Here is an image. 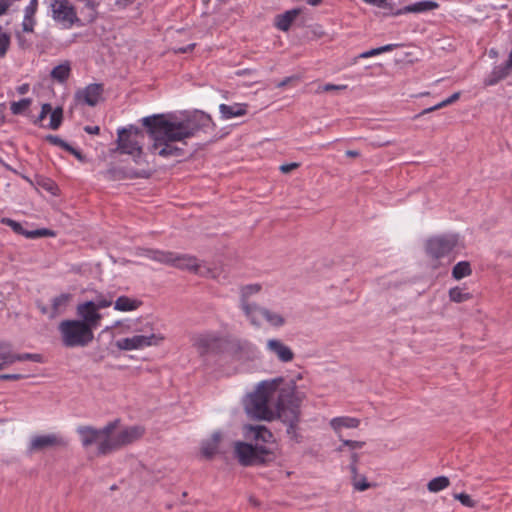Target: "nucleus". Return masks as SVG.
<instances>
[{
  "label": "nucleus",
  "instance_id": "nucleus-1",
  "mask_svg": "<svg viewBox=\"0 0 512 512\" xmlns=\"http://www.w3.org/2000/svg\"><path fill=\"white\" fill-rule=\"evenodd\" d=\"M163 123H168L164 114H155L142 119L143 126L147 129L153 144L149 148L152 153H156L163 158L184 157L185 149L175 145V142L186 144L184 139H171L163 128Z\"/></svg>",
  "mask_w": 512,
  "mask_h": 512
},
{
  "label": "nucleus",
  "instance_id": "nucleus-2",
  "mask_svg": "<svg viewBox=\"0 0 512 512\" xmlns=\"http://www.w3.org/2000/svg\"><path fill=\"white\" fill-rule=\"evenodd\" d=\"M277 417L286 424V433L290 439L300 442L298 433L300 421V400L296 397L293 388H283L278 391L276 401Z\"/></svg>",
  "mask_w": 512,
  "mask_h": 512
},
{
  "label": "nucleus",
  "instance_id": "nucleus-3",
  "mask_svg": "<svg viewBox=\"0 0 512 512\" xmlns=\"http://www.w3.org/2000/svg\"><path fill=\"white\" fill-rule=\"evenodd\" d=\"M165 134L171 139H187L195 136L199 131L215 128L211 116L203 111L195 110L180 121L168 120L163 123Z\"/></svg>",
  "mask_w": 512,
  "mask_h": 512
},
{
  "label": "nucleus",
  "instance_id": "nucleus-4",
  "mask_svg": "<svg viewBox=\"0 0 512 512\" xmlns=\"http://www.w3.org/2000/svg\"><path fill=\"white\" fill-rule=\"evenodd\" d=\"M283 381L282 378L272 381H262L256 391L250 394L245 410L247 414L259 420L270 421L274 418L273 411L269 408L268 403L275 392H277L278 384Z\"/></svg>",
  "mask_w": 512,
  "mask_h": 512
},
{
  "label": "nucleus",
  "instance_id": "nucleus-5",
  "mask_svg": "<svg viewBox=\"0 0 512 512\" xmlns=\"http://www.w3.org/2000/svg\"><path fill=\"white\" fill-rule=\"evenodd\" d=\"M117 136L116 152L130 155L137 165L146 162L142 145L145 135L139 127L134 125L121 127L117 130Z\"/></svg>",
  "mask_w": 512,
  "mask_h": 512
},
{
  "label": "nucleus",
  "instance_id": "nucleus-6",
  "mask_svg": "<svg viewBox=\"0 0 512 512\" xmlns=\"http://www.w3.org/2000/svg\"><path fill=\"white\" fill-rule=\"evenodd\" d=\"M235 457L243 467L266 466L276 460L274 451L264 445L235 442Z\"/></svg>",
  "mask_w": 512,
  "mask_h": 512
},
{
  "label": "nucleus",
  "instance_id": "nucleus-7",
  "mask_svg": "<svg viewBox=\"0 0 512 512\" xmlns=\"http://www.w3.org/2000/svg\"><path fill=\"white\" fill-rule=\"evenodd\" d=\"M62 345L66 348L86 347L94 339V332L76 319H66L58 326Z\"/></svg>",
  "mask_w": 512,
  "mask_h": 512
},
{
  "label": "nucleus",
  "instance_id": "nucleus-8",
  "mask_svg": "<svg viewBox=\"0 0 512 512\" xmlns=\"http://www.w3.org/2000/svg\"><path fill=\"white\" fill-rule=\"evenodd\" d=\"M194 346L200 356L208 354L219 355L224 353L229 347L236 351L243 349V344L240 340H231L216 332H205L197 335L194 340Z\"/></svg>",
  "mask_w": 512,
  "mask_h": 512
},
{
  "label": "nucleus",
  "instance_id": "nucleus-9",
  "mask_svg": "<svg viewBox=\"0 0 512 512\" xmlns=\"http://www.w3.org/2000/svg\"><path fill=\"white\" fill-rule=\"evenodd\" d=\"M146 256L156 262L172 266L180 270H186L195 274H201L200 264L195 256L180 254L172 251L148 249Z\"/></svg>",
  "mask_w": 512,
  "mask_h": 512
},
{
  "label": "nucleus",
  "instance_id": "nucleus-10",
  "mask_svg": "<svg viewBox=\"0 0 512 512\" xmlns=\"http://www.w3.org/2000/svg\"><path fill=\"white\" fill-rule=\"evenodd\" d=\"M145 433V428L139 425L129 426L119 431L113 439H102L97 446V455L105 456L124 446L139 440Z\"/></svg>",
  "mask_w": 512,
  "mask_h": 512
},
{
  "label": "nucleus",
  "instance_id": "nucleus-11",
  "mask_svg": "<svg viewBox=\"0 0 512 512\" xmlns=\"http://www.w3.org/2000/svg\"><path fill=\"white\" fill-rule=\"evenodd\" d=\"M458 236L456 234H443L430 237L425 242L426 255L438 261L448 256L457 246Z\"/></svg>",
  "mask_w": 512,
  "mask_h": 512
},
{
  "label": "nucleus",
  "instance_id": "nucleus-12",
  "mask_svg": "<svg viewBox=\"0 0 512 512\" xmlns=\"http://www.w3.org/2000/svg\"><path fill=\"white\" fill-rule=\"evenodd\" d=\"M69 445V440L59 433H50L36 435L31 438L28 445V452H42L47 449H65Z\"/></svg>",
  "mask_w": 512,
  "mask_h": 512
},
{
  "label": "nucleus",
  "instance_id": "nucleus-13",
  "mask_svg": "<svg viewBox=\"0 0 512 512\" xmlns=\"http://www.w3.org/2000/svg\"><path fill=\"white\" fill-rule=\"evenodd\" d=\"M50 7L54 20L63 23L66 28H71L75 24L83 25L69 0H53Z\"/></svg>",
  "mask_w": 512,
  "mask_h": 512
},
{
  "label": "nucleus",
  "instance_id": "nucleus-14",
  "mask_svg": "<svg viewBox=\"0 0 512 512\" xmlns=\"http://www.w3.org/2000/svg\"><path fill=\"white\" fill-rule=\"evenodd\" d=\"M164 338L155 333L134 335L132 337L122 338L115 342L119 350L131 351L143 349L145 347L158 345Z\"/></svg>",
  "mask_w": 512,
  "mask_h": 512
},
{
  "label": "nucleus",
  "instance_id": "nucleus-15",
  "mask_svg": "<svg viewBox=\"0 0 512 512\" xmlns=\"http://www.w3.org/2000/svg\"><path fill=\"white\" fill-rule=\"evenodd\" d=\"M261 289V285L257 283L242 286L240 289V307L250 323L257 328L261 326V321L255 317V310L258 309L259 305L250 303L248 299L250 296L259 293Z\"/></svg>",
  "mask_w": 512,
  "mask_h": 512
},
{
  "label": "nucleus",
  "instance_id": "nucleus-16",
  "mask_svg": "<svg viewBox=\"0 0 512 512\" xmlns=\"http://www.w3.org/2000/svg\"><path fill=\"white\" fill-rule=\"evenodd\" d=\"M101 174L108 181L148 178L150 176V173L146 170L126 169L113 164H110L105 171L101 172Z\"/></svg>",
  "mask_w": 512,
  "mask_h": 512
},
{
  "label": "nucleus",
  "instance_id": "nucleus-17",
  "mask_svg": "<svg viewBox=\"0 0 512 512\" xmlns=\"http://www.w3.org/2000/svg\"><path fill=\"white\" fill-rule=\"evenodd\" d=\"M104 93V84L102 83H91L83 89H79L75 93V99L77 102L86 104L91 107H95Z\"/></svg>",
  "mask_w": 512,
  "mask_h": 512
},
{
  "label": "nucleus",
  "instance_id": "nucleus-18",
  "mask_svg": "<svg viewBox=\"0 0 512 512\" xmlns=\"http://www.w3.org/2000/svg\"><path fill=\"white\" fill-rule=\"evenodd\" d=\"M77 315L80 317L77 320L83 322L84 325L90 327L93 331L100 326L102 316L95 307L94 301H86L79 304L77 306Z\"/></svg>",
  "mask_w": 512,
  "mask_h": 512
},
{
  "label": "nucleus",
  "instance_id": "nucleus-19",
  "mask_svg": "<svg viewBox=\"0 0 512 512\" xmlns=\"http://www.w3.org/2000/svg\"><path fill=\"white\" fill-rule=\"evenodd\" d=\"M267 350L274 354L280 362H291L295 354L292 349L279 339H269L266 344Z\"/></svg>",
  "mask_w": 512,
  "mask_h": 512
},
{
  "label": "nucleus",
  "instance_id": "nucleus-20",
  "mask_svg": "<svg viewBox=\"0 0 512 512\" xmlns=\"http://www.w3.org/2000/svg\"><path fill=\"white\" fill-rule=\"evenodd\" d=\"M222 439L220 431H215L209 439L201 443V455L206 460H212L219 453V444Z\"/></svg>",
  "mask_w": 512,
  "mask_h": 512
},
{
  "label": "nucleus",
  "instance_id": "nucleus-21",
  "mask_svg": "<svg viewBox=\"0 0 512 512\" xmlns=\"http://www.w3.org/2000/svg\"><path fill=\"white\" fill-rule=\"evenodd\" d=\"M73 295L71 293H61L55 296L51 301L50 315L49 318L53 319L63 314L68 308Z\"/></svg>",
  "mask_w": 512,
  "mask_h": 512
},
{
  "label": "nucleus",
  "instance_id": "nucleus-22",
  "mask_svg": "<svg viewBox=\"0 0 512 512\" xmlns=\"http://www.w3.org/2000/svg\"><path fill=\"white\" fill-rule=\"evenodd\" d=\"M219 112L221 114V118L228 120L234 117L244 116L248 112V104L247 103H234L232 105L228 104H220Z\"/></svg>",
  "mask_w": 512,
  "mask_h": 512
},
{
  "label": "nucleus",
  "instance_id": "nucleus-23",
  "mask_svg": "<svg viewBox=\"0 0 512 512\" xmlns=\"http://www.w3.org/2000/svg\"><path fill=\"white\" fill-rule=\"evenodd\" d=\"M77 433L80 436L81 444L84 448H88L95 443H99L101 435L97 428L93 426H79Z\"/></svg>",
  "mask_w": 512,
  "mask_h": 512
},
{
  "label": "nucleus",
  "instance_id": "nucleus-24",
  "mask_svg": "<svg viewBox=\"0 0 512 512\" xmlns=\"http://www.w3.org/2000/svg\"><path fill=\"white\" fill-rule=\"evenodd\" d=\"M259 316H262L271 326L276 328L282 327L286 323L285 318L281 314L261 306L255 310V317L260 320Z\"/></svg>",
  "mask_w": 512,
  "mask_h": 512
},
{
  "label": "nucleus",
  "instance_id": "nucleus-25",
  "mask_svg": "<svg viewBox=\"0 0 512 512\" xmlns=\"http://www.w3.org/2000/svg\"><path fill=\"white\" fill-rule=\"evenodd\" d=\"M300 13V9H291V10H288L286 12H284L283 14H280L277 16V21H276V27L281 30V31H288L293 23V21L295 20V18L299 15Z\"/></svg>",
  "mask_w": 512,
  "mask_h": 512
},
{
  "label": "nucleus",
  "instance_id": "nucleus-26",
  "mask_svg": "<svg viewBox=\"0 0 512 512\" xmlns=\"http://www.w3.org/2000/svg\"><path fill=\"white\" fill-rule=\"evenodd\" d=\"M141 305L142 301L123 295L116 299L114 309L121 312H129L138 309Z\"/></svg>",
  "mask_w": 512,
  "mask_h": 512
},
{
  "label": "nucleus",
  "instance_id": "nucleus-27",
  "mask_svg": "<svg viewBox=\"0 0 512 512\" xmlns=\"http://www.w3.org/2000/svg\"><path fill=\"white\" fill-rule=\"evenodd\" d=\"M509 71H507L502 64L494 66L490 74L484 79L485 86H494L500 81L508 77Z\"/></svg>",
  "mask_w": 512,
  "mask_h": 512
},
{
  "label": "nucleus",
  "instance_id": "nucleus-28",
  "mask_svg": "<svg viewBox=\"0 0 512 512\" xmlns=\"http://www.w3.org/2000/svg\"><path fill=\"white\" fill-rule=\"evenodd\" d=\"M71 72V66L68 61L61 63L55 66L50 75L53 79L57 80L59 83H64L68 80Z\"/></svg>",
  "mask_w": 512,
  "mask_h": 512
},
{
  "label": "nucleus",
  "instance_id": "nucleus-29",
  "mask_svg": "<svg viewBox=\"0 0 512 512\" xmlns=\"http://www.w3.org/2000/svg\"><path fill=\"white\" fill-rule=\"evenodd\" d=\"M331 427L338 431L341 428H357L360 425V420L353 417H335L330 422Z\"/></svg>",
  "mask_w": 512,
  "mask_h": 512
},
{
  "label": "nucleus",
  "instance_id": "nucleus-30",
  "mask_svg": "<svg viewBox=\"0 0 512 512\" xmlns=\"http://www.w3.org/2000/svg\"><path fill=\"white\" fill-rule=\"evenodd\" d=\"M9 361L8 362H22V361H33L36 363L43 362V356L38 353H13L9 348Z\"/></svg>",
  "mask_w": 512,
  "mask_h": 512
},
{
  "label": "nucleus",
  "instance_id": "nucleus-31",
  "mask_svg": "<svg viewBox=\"0 0 512 512\" xmlns=\"http://www.w3.org/2000/svg\"><path fill=\"white\" fill-rule=\"evenodd\" d=\"M250 430L253 433L252 437L255 441H261L263 443L273 441L272 432L263 425L250 426Z\"/></svg>",
  "mask_w": 512,
  "mask_h": 512
},
{
  "label": "nucleus",
  "instance_id": "nucleus-32",
  "mask_svg": "<svg viewBox=\"0 0 512 512\" xmlns=\"http://www.w3.org/2000/svg\"><path fill=\"white\" fill-rule=\"evenodd\" d=\"M452 278L455 280H461L472 274V267L468 261H460L452 268Z\"/></svg>",
  "mask_w": 512,
  "mask_h": 512
},
{
  "label": "nucleus",
  "instance_id": "nucleus-33",
  "mask_svg": "<svg viewBox=\"0 0 512 512\" xmlns=\"http://www.w3.org/2000/svg\"><path fill=\"white\" fill-rule=\"evenodd\" d=\"M460 98V92H455L453 93L450 97H448L447 99L441 101L440 103L432 106V107H429V108H426L424 110H422L420 113L416 114L414 116V119H418L420 118L421 116L427 114V113H430V112H433V111H436L438 109H441L443 107H446L454 102H456L458 99Z\"/></svg>",
  "mask_w": 512,
  "mask_h": 512
},
{
  "label": "nucleus",
  "instance_id": "nucleus-34",
  "mask_svg": "<svg viewBox=\"0 0 512 512\" xmlns=\"http://www.w3.org/2000/svg\"><path fill=\"white\" fill-rule=\"evenodd\" d=\"M449 299L455 303H463L472 299V294L466 292L464 289L455 286L449 289L448 291Z\"/></svg>",
  "mask_w": 512,
  "mask_h": 512
},
{
  "label": "nucleus",
  "instance_id": "nucleus-35",
  "mask_svg": "<svg viewBox=\"0 0 512 512\" xmlns=\"http://www.w3.org/2000/svg\"><path fill=\"white\" fill-rule=\"evenodd\" d=\"M450 485V480L446 476H438L430 480L427 484V488L430 492H439Z\"/></svg>",
  "mask_w": 512,
  "mask_h": 512
},
{
  "label": "nucleus",
  "instance_id": "nucleus-36",
  "mask_svg": "<svg viewBox=\"0 0 512 512\" xmlns=\"http://www.w3.org/2000/svg\"><path fill=\"white\" fill-rule=\"evenodd\" d=\"M32 99L31 98H23L17 102H12L10 104V110L13 115H21L25 112V110L28 109V107L31 105Z\"/></svg>",
  "mask_w": 512,
  "mask_h": 512
},
{
  "label": "nucleus",
  "instance_id": "nucleus-37",
  "mask_svg": "<svg viewBox=\"0 0 512 512\" xmlns=\"http://www.w3.org/2000/svg\"><path fill=\"white\" fill-rule=\"evenodd\" d=\"M36 183L38 186L42 187L44 190L48 191L52 195L56 196L58 194L59 188L57 184L47 177H37Z\"/></svg>",
  "mask_w": 512,
  "mask_h": 512
},
{
  "label": "nucleus",
  "instance_id": "nucleus-38",
  "mask_svg": "<svg viewBox=\"0 0 512 512\" xmlns=\"http://www.w3.org/2000/svg\"><path fill=\"white\" fill-rule=\"evenodd\" d=\"M415 13H424L439 8V3L432 0H424L413 3Z\"/></svg>",
  "mask_w": 512,
  "mask_h": 512
},
{
  "label": "nucleus",
  "instance_id": "nucleus-39",
  "mask_svg": "<svg viewBox=\"0 0 512 512\" xmlns=\"http://www.w3.org/2000/svg\"><path fill=\"white\" fill-rule=\"evenodd\" d=\"M63 121V109L62 107H56L51 113H50V123L48 127L52 130H57Z\"/></svg>",
  "mask_w": 512,
  "mask_h": 512
},
{
  "label": "nucleus",
  "instance_id": "nucleus-40",
  "mask_svg": "<svg viewBox=\"0 0 512 512\" xmlns=\"http://www.w3.org/2000/svg\"><path fill=\"white\" fill-rule=\"evenodd\" d=\"M119 423V419H116L114 421L108 422L104 427L98 429L101 437L103 439H113L112 433L116 429L117 425Z\"/></svg>",
  "mask_w": 512,
  "mask_h": 512
},
{
  "label": "nucleus",
  "instance_id": "nucleus-41",
  "mask_svg": "<svg viewBox=\"0 0 512 512\" xmlns=\"http://www.w3.org/2000/svg\"><path fill=\"white\" fill-rule=\"evenodd\" d=\"M454 498L458 500L463 506L473 508L476 506V501L473 500L467 493H455Z\"/></svg>",
  "mask_w": 512,
  "mask_h": 512
},
{
  "label": "nucleus",
  "instance_id": "nucleus-42",
  "mask_svg": "<svg viewBox=\"0 0 512 512\" xmlns=\"http://www.w3.org/2000/svg\"><path fill=\"white\" fill-rule=\"evenodd\" d=\"M36 24L35 15L24 14L23 22H22V30L27 33H31L34 31V26Z\"/></svg>",
  "mask_w": 512,
  "mask_h": 512
},
{
  "label": "nucleus",
  "instance_id": "nucleus-43",
  "mask_svg": "<svg viewBox=\"0 0 512 512\" xmlns=\"http://www.w3.org/2000/svg\"><path fill=\"white\" fill-rule=\"evenodd\" d=\"M44 139L48 143H50V144H52L54 146H58V147H60L63 150H66V148L69 145L68 142H66L65 140H63L61 137H59L57 135L48 134V135L45 136Z\"/></svg>",
  "mask_w": 512,
  "mask_h": 512
},
{
  "label": "nucleus",
  "instance_id": "nucleus-44",
  "mask_svg": "<svg viewBox=\"0 0 512 512\" xmlns=\"http://www.w3.org/2000/svg\"><path fill=\"white\" fill-rule=\"evenodd\" d=\"M10 45V36L0 31V58L4 57Z\"/></svg>",
  "mask_w": 512,
  "mask_h": 512
},
{
  "label": "nucleus",
  "instance_id": "nucleus-45",
  "mask_svg": "<svg viewBox=\"0 0 512 512\" xmlns=\"http://www.w3.org/2000/svg\"><path fill=\"white\" fill-rule=\"evenodd\" d=\"M1 222L9 227H11V229L17 233V234H20L22 235V233H24V228L23 226L21 225V223L11 219V218H2L1 219Z\"/></svg>",
  "mask_w": 512,
  "mask_h": 512
},
{
  "label": "nucleus",
  "instance_id": "nucleus-46",
  "mask_svg": "<svg viewBox=\"0 0 512 512\" xmlns=\"http://www.w3.org/2000/svg\"><path fill=\"white\" fill-rule=\"evenodd\" d=\"M93 301H94L95 307L98 310L103 309V308H107V307H109L112 304V300L109 299V298H106L103 295L97 296L96 299L93 300Z\"/></svg>",
  "mask_w": 512,
  "mask_h": 512
},
{
  "label": "nucleus",
  "instance_id": "nucleus-47",
  "mask_svg": "<svg viewBox=\"0 0 512 512\" xmlns=\"http://www.w3.org/2000/svg\"><path fill=\"white\" fill-rule=\"evenodd\" d=\"M354 479V488L358 491H365L371 487V484L367 481L365 476H362L360 480H356V477L353 476Z\"/></svg>",
  "mask_w": 512,
  "mask_h": 512
},
{
  "label": "nucleus",
  "instance_id": "nucleus-48",
  "mask_svg": "<svg viewBox=\"0 0 512 512\" xmlns=\"http://www.w3.org/2000/svg\"><path fill=\"white\" fill-rule=\"evenodd\" d=\"M365 3L376 6L378 8L392 10L393 4L387 0H363Z\"/></svg>",
  "mask_w": 512,
  "mask_h": 512
},
{
  "label": "nucleus",
  "instance_id": "nucleus-49",
  "mask_svg": "<svg viewBox=\"0 0 512 512\" xmlns=\"http://www.w3.org/2000/svg\"><path fill=\"white\" fill-rule=\"evenodd\" d=\"M389 15L391 16H400L407 13H415L413 4H409L404 6L403 8L394 10V7L392 10H389Z\"/></svg>",
  "mask_w": 512,
  "mask_h": 512
},
{
  "label": "nucleus",
  "instance_id": "nucleus-50",
  "mask_svg": "<svg viewBox=\"0 0 512 512\" xmlns=\"http://www.w3.org/2000/svg\"><path fill=\"white\" fill-rule=\"evenodd\" d=\"M347 89V85H335L331 83H327L323 86H320L317 92H329V91H340Z\"/></svg>",
  "mask_w": 512,
  "mask_h": 512
},
{
  "label": "nucleus",
  "instance_id": "nucleus-51",
  "mask_svg": "<svg viewBox=\"0 0 512 512\" xmlns=\"http://www.w3.org/2000/svg\"><path fill=\"white\" fill-rule=\"evenodd\" d=\"M27 377H28V375L20 374V373L0 374V381H4V380L18 381L21 379H25Z\"/></svg>",
  "mask_w": 512,
  "mask_h": 512
},
{
  "label": "nucleus",
  "instance_id": "nucleus-52",
  "mask_svg": "<svg viewBox=\"0 0 512 512\" xmlns=\"http://www.w3.org/2000/svg\"><path fill=\"white\" fill-rule=\"evenodd\" d=\"M343 446L349 447L351 450L361 449L365 442L363 441H355V440H342Z\"/></svg>",
  "mask_w": 512,
  "mask_h": 512
},
{
  "label": "nucleus",
  "instance_id": "nucleus-53",
  "mask_svg": "<svg viewBox=\"0 0 512 512\" xmlns=\"http://www.w3.org/2000/svg\"><path fill=\"white\" fill-rule=\"evenodd\" d=\"M38 8V0H30L24 9V14L35 15Z\"/></svg>",
  "mask_w": 512,
  "mask_h": 512
},
{
  "label": "nucleus",
  "instance_id": "nucleus-54",
  "mask_svg": "<svg viewBox=\"0 0 512 512\" xmlns=\"http://www.w3.org/2000/svg\"><path fill=\"white\" fill-rule=\"evenodd\" d=\"M2 353L4 354L3 357H0V370L4 369L7 365H11L12 362H8L9 361V345H7L5 347V349H3Z\"/></svg>",
  "mask_w": 512,
  "mask_h": 512
},
{
  "label": "nucleus",
  "instance_id": "nucleus-55",
  "mask_svg": "<svg viewBox=\"0 0 512 512\" xmlns=\"http://www.w3.org/2000/svg\"><path fill=\"white\" fill-rule=\"evenodd\" d=\"M65 151H67L68 153H70L71 155H73L74 157H76L80 161H84L85 160V156L83 155V153L79 149L74 148L70 144L68 145V147L66 148Z\"/></svg>",
  "mask_w": 512,
  "mask_h": 512
},
{
  "label": "nucleus",
  "instance_id": "nucleus-56",
  "mask_svg": "<svg viewBox=\"0 0 512 512\" xmlns=\"http://www.w3.org/2000/svg\"><path fill=\"white\" fill-rule=\"evenodd\" d=\"M359 460V455L357 453H352L351 455V463L349 465V469L354 477H357V462Z\"/></svg>",
  "mask_w": 512,
  "mask_h": 512
},
{
  "label": "nucleus",
  "instance_id": "nucleus-57",
  "mask_svg": "<svg viewBox=\"0 0 512 512\" xmlns=\"http://www.w3.org/2000/svg\"><path fill=\"white\" fill-rule=\"evenodd\" d=\"M300 166L297 162L287 163L280 166V171L284 174L291 172L294 169H297Z\"/></svg>",
  "mask_w": 512,
  "mask_h": 512
},
{
  "label": "nucleus",
  "instance_id": "nucleus-58",
  "mask_svg": "<svg viewBox=\"0 0 512 512\" xmlns=\"http://www.w3.org/2000/svg\"><path fill=\"white\" fill-rule=\"evenodd\" d=\"M377 55H380L378 47L377 48H372V49L367 50L365 52H362L359 55V58H370V57L377 56Z\"/></svg>",
  "mask_w": 512,
  "mask_h": 512
},
{
  "label": "nucleus",
  "instance_id": "nucleus-59",
  "mask_svg": "<svg viewBox=\"0 0 512 512\" xmlns=\"http://www.w3.org/2000/svg\"><path fill=\"white\" fill-rule=\"evenodd\" d=\"M14 0H0V16L4 15Z\"/></svg>",
  "mask_w": 512,
  "mask_h": 512
},
{
  "label": "nucleus",
  "instance_id": "nucleus-60",
  "mask_svg": "<svg viewBox=\"0 0 512 512\" xmlns=\"http://www.w3.org/2000/svg\"><path fill=\"white\" fill-rule=\"evenodd\" d=\"M136 0H116L115 1V5L119 8V9H125L126 7H128L129 5L133 4Z\"/></svg>",
  "mask_w": 512,
  "mask_h": 512
},
{
  "label": "nucleus",
  "instance_id": "nucleus-61",
  "mask_svg": "<svg viewBox=\"0 0 512 512\" xmlns=\"http://www.w3.org/2000/svg\"><path fill=\"white\" fill-rule=\"evenodd\" d=\"M84 131L90 135H98L100 133V127L87 125L84 127Z\"/></svg>",
  "mask_w": 512,
  "mask_h": 512
},
{
  "label": "nucleus",
  "instance_id": "nucleus-62",
  "mask_svg": "<svg viewBox=\"0 0 512 512\" xmlns=\"http://www.w3.org/2000/svg\"><path fill=\"white\" fill-rule=\"evenodd\" d=\"M398 46H399L398 44H387V45H384V46H381L378 48H379L380 54H382L385 52H390V51L394 50L395 48H397Z\"/></svg>",
  "mask_w": 512,
  "mask_h": 512
},
{
  "label": "nucleus",
  "instance_id": "nucleus-63",
  "mask_svg": "<svg viewBox=\"0 0 512 512\" xmlns=\"http://www.w3.org/2000/svg\"><path fill=\"white\" fill-rule=\"evenodd\" d=\"M37 233H38V238L39 237H46V236H53L54 235V232L47 229V228H41V229H37Z\"/></svg>",
  "mask_w": 512,
  "mask_h": 512
},
{
  "label": "nucleus",
  "instance_id": "nucleus-64",
  "mask_svg": "<svg viewBox=\"0 0 512 512\" xmlns=\"http://www.w3.org/2000/svg\"><path fill=\"white\" fill-rule=\"evenodd\" d=\"M502 66L509 71V74L512 70V50L509 53L508 59L502 64Z\"/></svg>",
  "mask_w": 512,
  "mask_h": 512
}]
</instances>
